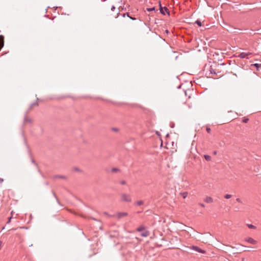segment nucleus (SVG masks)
Here are the masks:
<instances>
[{"mask_svg":"<svg viewBox=\"0 0 261 261\" xmlns=\"http://www.w3.org/2000/svg\"><path fill=\"white\" fill-rule=\"evenodd\" d=\"M219 65H216L214 66H205L204 69V71L205 72V74L206 75H208L209 77L216 79L217 78L218 74L221 72L219 70Z\"/></svg>","mask_w":261,"mask_h":261,"instance_id":"1","label":"nucleus"},{"mask_svg":"<svg viewBox=\"0 0 261 261\" xmlns=\"http://www.w3.org/2000/svg\"><path fill=\"white\" fill-rule=\"evenodd\" d=\"M121 200L125 202H130L132 201L130 195L123 193L121 195Z\"/></svg>","mask_w":261,"mask_h":261,"instance_id":"2","label":"nucleus"},{"mask_svg":"<svg viewBox=\"0 0 261 261\" xmlns=\"http://www.w3.org/2000/svg\"><path fill=\"white\" fill-rule=\"evenodd\" d=\"M191 249L202 254H205L206 253L205 250L200 249L199 247L196 246H192L191 247Z\"/></svg>","mask_w":261,"mask_h":261,"instance_id":"3","label":"nucleus"},{"mask_svg":"<svg viewBox=\"0 0 261 261\" xmlns=\"http://www.w3.org/2000/svg\"><path fill=\"white\" fill-rule=\"evenodd\" d=\"M252 53L250 52H243L239 54L238 57H240L241 58L244 59V58H247L248 59V56L251 55Z\"/></svg>","mask_w":261,"mask_h":261,"instance_id":"4","label":"nucleus"},{"mask_svg":"<svg viewBox=\"0 0 261 261\" xmlns=\"http://www.w3.org/2000/svg\"><path fill=\"white\" fill-rule=\"evenodd\" d=\"M160 12L162 14L165 15L166 12H167V13H168L169 14L168 10L167 8V7H162L161 4L160 5Z\"/></svg>","mask_w":261,"mask_h":261,"instance_id":"5","label":"nucleus"},{"mask_svg":"<svg viewBox=\"0 0 261 261\" xmlns=\"http://www.w3.org/2000/svg\"><path fill=\"white\" fill-rule=\"evenodd\" d=\"M246 241L252 245H255L257 243V241L252 238H248L246 239Z\"/></svg>","mask_w":261,"mask_h":261,"instance_id":"6","label":"nucleus"},{"mask_svg":"<svg viewBox=\"0 0 261 261\" xmlns=\"http://www.w3.org/2000/svg\"><path fill=\"white\" fill-rule=\"evenodd\" d=\"M204 201L207 203H212V202H213V199L212 198V197L210 196H206L204 199Z\"/></svg>","mask_w":261,"mask_h":261,"instance_id":"7","label":"nucleus"},{"mask_svg":"<svg viewBox=\"0 0 261 261\" xmlns=\"http://www.w3.org/2000/svg\"><path fill=\"white\" fill-rule=\"evenodd\" d=\"M127 216V213L126 212H120L117 214V216L118 218L126 217Z\"/></svg>","mask_w":261,"mask_h":261,"instance_id":"8","label":"nucleus"},{"mask_svg":"<svg viewBox=\"0 0 261 261\" xmlns=\"http://www.w3.org/2000/svg\"><path fill=\"white\" fill-rule=\"evenodd\" d=\"M251 66H254L256 68L257 71H259L261 69V64L255 63L251 65Z\"/></svg>","mask_w":261,"mask_h":261,"instance_id":"9","label":"nucleus"},{"mask_svg":"<svg viewBox=\"0 0 261 261\" xmlns=\"http://www.w3.org/2000/svg\"><path fill=\"white\" fill-rule=\"evenodd\" d=\"M149 234V232L147 230H143L141 233V236L143 237H148Z\"/></svg>","mask_w":261,"mask_h":261,"instance_id":"10","label":"nucleus"},{"mask_svg":"<svg viewBox=\"0 0 261 261\" xmlns=\"http://www.w3.org/2000/svg\"><path fill=\"white\" fill-rule=\"evenodd\" d=\"M32 122V119L30 117H25L24 118V122L26 123H31Z\"/></svg>","mask_w":261,"mask_h":261,"instance_id":"11","label":"nucleus"},{"mask_svg":"<svg viewBox=\"0 0 261 261\" xmlns=\"http://www.w3.org/2000/svg\"><path fill=\"white\" fill-rule=\"evenodd\" d=\"M247 226L250 229H255L256 228V227L255 226L253 225V224H248Z\"/></svg>","mask_w":261,"mask_h":261,"instance_id":"12","label":"nucleus"},{"mask_svg":"<svg viewBox=\"0 0 261 261\" xmlns=\"http://www.w3.org/2000/svg\"><path fill=\"white\" fill-rule=\"evenodd\" d=\"M137 230L138 231L141 232V231H143V230H145V228H144V227H143V226H140V227H138V228L137 229Z\"/></svg>","mask_w":261,"mask_h":261,"instance_id":"13","label":"nucleus"},{"mask_svg":"<svg viewBox=\"0 0 261 261\" xmlns=\"http://www.w3.org/2000/svg\"><path fill=\"white\" fill-rule=\"evenodd\" d=\"M204 157L205 159L207 161H210L211 160V156L208 155H204Z\"/></svg>","mask_w":261,"mask_h":261,"instance_id":"14","label":"nucleus"},{"mask_svg":"<svg viewBox=\"0 0 261 261\" xmlns=\"http://www.w3.org/2000/svg\"><path fill=\"white\" fill-rule=\"evenodd\" d=\"M136 204L139 206L143 204V201L142 200H139V201H137Z\"/></svg>","mask_w":261,"mask_h":261,"instance_id":"15","label":"nucleus"},{"mask_svg":"<svg viewBox=\"0 0 261 261\" xmlns=\"http://www.w3.org/2000/svg\"><path fill=\"white\" fill-rule=\"evenodd\" d=\"M195 23H196L198 26L201 27L202 25V23L200 20H196L195 21Z\"/></svg>","mask_w":261,"mask_h":261,"instance_id":"16","label":"nucleus"},{"mask_svg":"<svg viewBox=\"0 0 261 261\" xmlns=\"http://www.w3.org/2000/svg\"><path fill=\"white\" fill-rule=\"evenodd\" d=\"M249 121V119L247 118H243V120H242V122H244V123H247L248 121Z\"/></svg>","mask_w":261,"mask_h":261,"instance_id":"17","label":"nucleus"},{"mask_svg":"<svg viewBox=\"0 0 261 261\" xmlns=\"http://www.w3.org/2000/svg\"><path fill=\"white\" fill-rule=\"evenodd\" d=\"M181 195H182L183 198L184 199H185L187 197V196H188V193L187 192H184V193H181Z\"/></svg>","mask_w":261,"mask_h":261,"instance_id":"18","label":"nucleus"},{"mask_svg":"<svg viewBox=\"0 0 261 261\" xmlns=\"http://www.w3.org/2000/svg\"><path fill=\"white\" fill-rule=\"evenodd\" d=\"M155 10V8L154 7H152V8H147V10L149 12L150 11H154Z\"/></svg>","mask_w":261,"mask_h":261,"instance_id":"19","label":"nucleus"},{"mask_svg":"<svg viewBox=\"0 0 261 261\" xmlns=\"http://www.w3.org/2000/svg\"><path fill=\"white\" fill-rule=\"evenodd\" d=\"M206 131H207V132L208 133H211V129L210 127H209L207 126V127H206Z\"/></svg>","mask_w":261,"mask_h":261,"instance_id":"20","label":"nucleus"},{"mask_svg":"<svg viewBox=\"0 0 261 261\" xmlns=\"http://www.w3.org/2000/svg\"><path fill=\"white\" fill-rule=\"evenodd\" d=\"M126 16L129 17L128 13H124L122 15L123 17H125Z\"/></svg>","mask_w":261,"mask_h":261,"instance_id":"21","label":"nucleus"},{"mask_svg":"<svg viewBox=\"0 0 261 261\" xmlns=\"http://www.w3.org/2000/svg\"><path fill=\"white\" fill-rule=\"evenodd\" d=\"M125 181L124 180H122L120 181V184L121 185H125Z\"/></svg>","mask_w":261,"mask_h":261,"instance_id":"22","label":"nucleus"},{"mask_svg":"<svg viewBox=\"0 0 261 261\" xmlns=\"http://www.w3.org/2000/svg\"><path fill=\"white\" fill-rule=\"evenodd\" d=\"M199 205L200 206H201V207H205V205L204 204H203V203H199Z\"/></svg>","mask_w":261,"mask_h":261,"instance_id":"23","label":"nucleus"},{"mask_svg":"<svg viewBox=\"0 0 261 261\" xmlns=\"http://www.w3.org/2000/svg\"><path fill=\"white\" fill-rule=\"evenodd\" d=\"M11 219H12V217H10L9 218V220H8V222H7V223H8V224H9V223H10Z\"/></svg>","mask_w":261,"mask_h":261,"instance_id":"24","label":"nucleus"},{"mask_svg":"<svg viewBox=\"0 0 261 261\" xmlns=\"http://www.w3.org/2000/svg\"><path fill=\"white\" fill-rule=\"evenodd\" d=\"M115 9V7L114 6H112L111 7V10L114 11Z\"/></svg>","mask_w":261,"mask_h":261,"instance_id":"25","label":"nucleus"},{"mask_svg":"<svg viewBox=\"0 0 261 261\" xmlns=\"http://www.w3.org/2000/svg\"><path fill=\"white\" fill-rule=\"evenodd\" d=\"M112 130H114V131H115V132H117V131H118V128H112Z\"/></svg>","mask_w":261,"mask_h":261,"instance_id":"26","label":"nucleus"},{"mask_svg":"<svg viewBox=\"0 0 261 261\" xmlns=\"http://www.w3.org/2000/svg\"><path fill=\"white\" fill-rule=\"evenodd\" d=\"M237 201L239 203H242V201L240 198H237Z\"/></svg>","mask_w":261,"mask_h":261,"instance_id":"27","label":"nucleus"},{"mask_svg":"<svg viewBox=\"0 0 261 261\" xmlns=\"http://www.w3.org/2000/svg\"><path fill=\"white\" fill-rule=\"evenodd\" d=\"M224 197H225V198H226V199H228V194H226V195L224 196Z\"/></svg>","mask_w":261,"mask_h":261,"instance_id":"28","label":"nucleus"},{"mask_svg":"<svg viewBox=\"0 0 261 261\" xmlns=\"http://www.w3.org/2000/svg\"><path fill=\"white\" fill-rule=\"evenodd\" d=\"M4 180L3 178H0V184L2 183L3 182Z\"/></svg>","mask_w":261,"mask_h":261,"instance_id":"29","label":"nucleus"},{"mask_svg":"<svg viewBox=\"0 0 261 261\" xmlns=\"http://www.w3.org/2000/svg\"><path fill=\"white\" fill-rule=\"evenodd\" d=\"M2 241H0V250L2 249Z\"/></svg>","mask_w":261,"mask_h":261,"instance_id":"30","label":"nucleus"},{"mask_svg":"<svg viewBox=\"0 0 261 261\" xmlns=\"http://www.w3.org/2000/svg\"><path fill=\"white\" fill-rule=\"evenodd\" d=\"M129 17L130 19H132V20H135V19H136V18H133V17H131V16H129V17Z\"/></svg>","mask_w":261,"mask_h":261,"instance_id":"31","label":"nucleus"},{"mask_svg":"<svg viewBox=\"0 0 261 261\" xmlns=\"http://www.w3.org/2000/svg\"><path fill=\"white\" fill-rule=\"evenodd\" d=\"M117 169H115V168H114V169H112V171H117Z\"/></svg>","mask_w":261,"mask_h":261,"instance_id":"32","label":"nucleus"},{"mask_svg":"<svg viewBox=\"0 0 261 261\" xmlns=\"http://www.w3.org/2000/svg\"><path fill=\"white\" fill-rule=\"evenodd\" d=\"M11 215L13 214V212L12 211L11 213Z\"/></svg>","mask_w":261,"mask_h":261,"instance_id":"33","label":"nucleus"},{"mask_svg":"<svg viewBox=\"0 0 261 261\" xmlns=\"http://www.w3.org/2000/svg\"><path fill=\"white\" fill-rule=\"evenodd\" d=\"M119 13H117V17L118 16Z\"/></svg>","mask_w":261,"mask_h":261,"instance_id":"34","label":"nucleus"},{"mask_svg":"<svg viewBox=\"0 0 261 261\" xmlns=\"http://www.w3.org/2000/svg\"><path fill=\"white\" fill-rule=\"evenodd\" d=\"M217 153L216 151L214 152V154H216Z\"/></svg>","mask_w":261,"mask_h":261,"instance_id":"35","label":"nucleus"},{"mask_svg":"<svg viewBox=\"0 0 261 261\" xmlns=\"http://www.w3.org/2000/svg\"><path fill=\"white\" fill-rule=\"evenodd\" d=\"M230 62H231V61H229V64L230 65Z\"/></svg>","mask_w":261,"mask_h":261,"instance_id":"36","label":"nucleus"},{"mask_svg":"<svg viewBox=\"0 0 261 261\" xmlns=\"http://www.w3.org/2000/svg\"><path fill=\"white\" fill-rule=\"evenodd\" d=\"M231 196L230 195H229V198L231 197Z\"/></svg>","mask_w":261,"mask_h":261,"instance_id":"37","label":"nucleus"}]
</instances>
